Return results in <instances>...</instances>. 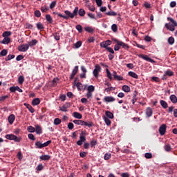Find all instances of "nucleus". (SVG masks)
I'll list each match as a JSON object with an SVG mask.
<instances>
[{"label": "nucleus", "mask_w": 177, "mask_h": 177, "mask_svg": "<svg viewBox=\"0 0 177 177\" xmlns=\"http://www.w3.org/2000/svg\"><path fill=\"white\" fill-rule=\"evenodd\" d=\"M55 15H57L59 17H62L65 20H68L69 19H74L75 16H78V7H75L73 12H71L69 10H65L64 13L66 15H63L59 12H54Z\"/></svg>", "instance_id": "f257e3e1"}, {"label": "nucleus", "mask_w": 177, "mask_h": 177, "mask_svg": "<svg viewBox=\"0 0 177 177\" xmlns=\"http://www.w3.org/2000/svg\"><path fill=\"white\" fill-rule=\"evenodd\" d=\"M50 143H52V140H48L43 144L40 141H37L35 142V146L37 149H42L44 147H46L49 146L50 145Z\"/></svg>", "instance_id": "f03ea898"}, {"label": "nucleus", "mask_w": 177, "mask_h": 177, "mask_svg": "<svg viewBox=\"0 0 177 177\" xmlns=\"http://www.w3.org/2000/svg\"><path fill=\"white\" fill-rule=\"evenodd\" d=\"M6 139H8V140H15V142H17L18 143L21 140V138H17V136L13 134L6 135Z\"/></svg>", "instance_id": "7ed1b4c3"}, {"label": "nucleus", "mask_w": 177, "mask_h": 177, "mask_svg": "<svg viewBox=\"0 0 177 177\" xmlns=\"http://www.w3.org/2000/svg\"><path fill=\"white\" fill-rule=\"evenodd\" d=\"M100 71H102V67L100 65L96 64L93 72V74L95 78H99V73H100Z\"/></svg>", "instance_id": "20e7f679"}, {"label": "nucleus", "mask_w": 177, "mask_h": 177, "mask_svg": "<svg viewBox=\"0 0 177 177\" xmlns=\"http://www.w3.org/2000/svg\"><path fill=\"white\" fill-rule=\"evenodd\" d=\"M70 107H71V104L70 102H66L62 106H59V110L67 113L68 111L67 109H70Z\"/></svg>", "instance_id": "39448f33"}, {"label": "nucleus", "mask_w": 177, "mask_h": 177, "mask_svg": "<svg viewBox=\"0 0 177 177\" xmlns=\"http://www.w3.org/2000/svg\"><path fill=\"white\" fill-rule=\"evenodd\" d=\"M30 48V46L27 44H24L18 47L19 52H27Z\"/></svg>", "instance_id": "423d86ee"}, {"label": "nucleus", "mask_w": 177, "mask_h": 177, "mask_svg": "<svg viewBox=\"0 0 177 177\" xmlns=\"http://www.w3.org/2000/svg\"><path fill=\"white\" fill-rule=\"evenodd\" d=\"M165 132H167V124H163L159 127V133L161 136H164Z\"/></svg>", "instance_id": "0eeeda50"}, {"label": "nucleus", "mask_w": 177, "mask_h": 177, "mask_svg": "<svg viewBox=\"0 0 177 177\" xmlns=\"http://www.w3.org/2000/svg\"><path fill=\"white\" fill-rule=\"evenodd\" d=\"M111 44V40H106L105 41L101 42L100 46H101V48H104L105 49H106V48H109V46H110Z\"/></svg>", "instance_id": "6e6552de"}, {"label": "nucleus", "mask_w": 177, "mask_h": 177, "mask_svg": "<svg viewBox=\"0 0 177 177\" xmlns=\"http://www.w3.org/2000/svg\"><path fill=\"white\" fill-rule=\"evenodd\" d=\"M82 127H88V128H92V127H95V124L91 121L85 122L83 120Z\"/></svg>", "instance_id": "1a4fd4ad"}, {"label": "nucleus", "mask_w": 177, "mask_h": 177, "mask_svg": "<svg viewBox=\"0 0 177 177\" xmlns=\"http://www.w3.org/2000/svg\"><path fill=\"white\" fill-rule=\"evenodd\" d=\"M141 59H143L144 60H146L147 62H149L150 63H154V61L153 59L149 57L147 55H145L143 54H141L138 55Z\"/></svg>", "instance_id": "9d476101"}, {"label": "nucleus", "mask_w": 177, "mask_h": 177, "mask_svg": "<svg viewBox=\"0 0 177 177\" xmlns=\"http://www.w3.org/2000/svg\"><path fill=\"white\" fill-rule=\"evenodd\" d=\"M10 92H12L13 93L15 92H16V91H17L20 93H21L23 92V90L21 88H20V87H19V86L10 87Z\"/></svg>", "instance_id": "9b49d317"}, {"label": "nucleus", "mask_w": 177, "mask_h": 177, "mask_svg": "<svg viewBox=\"0 0 177 177\" xmlns=\"http://www.w3.org/2000/svg\"><path fill=\"white\" fill-rule=\"evenodd\" d=\"M8 120L10 125H12L15 122V120H16V116L14 114H11L8 116Z\"/></svg>", "instance_id": "f8f14e48"}, {"label": "nucleus", "mask_w": 177, "mask_h": 177, "mask_svg": "<svg viewBox=\"0 0 177 177\" xmlns=\"http://www.w3.org/2000/svg\"><path fill=\"white\" fill-rule=\"evenodd\" d=\"M113 78H115V80H116V81H123L124 80V77L122 76L118 75L117 72H115V71H113Z\"/></svg>", "instance_id": "ddd939ff"}, {"label": "nucleus", "mask_w": 177, "mask_h": 177, "mask_svg": "<svg viewBox=\"0 0 177 177\" xmlns=\"http://www.w3.org/2000/svg\"><path fill=\"white\" fill-rule=\"evenodd\" d=\"M35 131L37 135H41L42 133V127L39 126V124H35Z\"/></svg>", "instance_id": "4468645a"}, {"label": "nucleus", "mask_w": 177, "mask_h": 177, "mask_svg": "<svg viewBox=\"0 0 177 177\" xmlns=\"http://www.w3.org/2000/svg\"><path fill=\"white\" fill-rule=\"evenodd\" d=\"M24 106H25L26 109H28L30 113H35V109H34V108H32V106L30 105V104L24 103Z\"/></svg>", "instance_id": "2eb2a0df"}, {"label": "nucleus", "mask_w": 177, "mask_h": 177, "mask_svg": "<svg viewBox=\"0 0 177 177\" xmlns=\"http://www.w3.org/2000/svg\"><path fill=\"white\" fill-rule=\"evenodd\" d=\"M115 98L111 96H106L104 99V102H106L107 103H110L111 102H115Z\"/></svg>", "instance_id": "dca6fc26"}, {"label": "nucleus", "mask_w": 177, "mask_h": 177, "mask_svg": "<svg viewBox=\"0 0 177 177\" xmlns=\"http://www.w3.org/2000/svg\"><path fill=\"white\" fill-rule=\"evenodd\" d=\"M39 159L42 161H49L50 160V156L49 155H43L39 157Z\"/></svg>", "instance_id": "f3484780"}, {"label": "nucleus", "mask_w": 177, "mask_h": 177, "mask_svg": "<svg viewBox=\"0 0 177 177\" xmlns=\"http://www.w3.org/2000/svg\"><path fill=\"white\" fill-rule=\"evenodd\" d=\"M114 41H115V42L117 43V44H115L114 46V50H115V51L120 50V48L121 47V46L119 44L120 41H118V39H115Z\"/></svg>", "instance_id": "a211bd4d"}, {"label": "nucleus", "mask_w": 177, "mask_h": 177, "mask_svg": "<svg viewBox=\"0 0 177 177\" xmlns=\"http://www.w3.org/2000/svg\"><path fill=\"white\" fill-rule=\"evenodd\" d=\"M146 115L147 117H151V115H153V109H151L150 107H148L146 110Z\"/></svg>", "instance_id": "6ab92c4d"}, {"label": "nucleus", "mask_w": 177, "mask_h": 177, "mask_svg": "<svg viewBox=\"0 0 177 177\" xmlns=\"http://www.w3.org/2000/svg\"><path fill=\"white\" fill-rule=\"evenodd\" d=\"M165 28H167V30H169V31H175V26L174 25L166 24Z\"/></svg>", "instance_id": "aec40b11"}, {"label": "nucleus", "mask_w": 177, "mask_h": 177, "mask_svg": "<svg viewBox=\"0 0 177 177\" xmlns=\"http://www.w3.org/2000/svg\"><path fill=\"white\" fill-rule=\"evenodd\" d=\"M169 99L171 102V103H174V104H176V103H177V97L175 95H171L169 97Z\"/></svg>", "instance_id": "412c9836"}, {"label": "nucleus", "mask_w": 177, "mask_h": 177, "mask_svg": "<svg viewBox=\"0 0 177 177\" xmlns=\"http://www.w3.org/2000/svg\"><path fill=\"white\" fill-rule=\"evenodd\" d=\"M39 103H41V100H39V98H35L32 101V106H38V104H39Z\"/></svg>", "instance_id": "4be33fe9"}, {"label": "nucleus", "mask_w": 177, "mask_h": 177, "mask_svg": "<svg viewBox=\"0 0 177 177\" xmlns=\"http://www.w3.org/2000/svg\"><path fill=\"white\" fill-rule=\"evenodd\" d=\"M10 42V38L9 37H4L3 39L1 41V44L3 45H8Z\"/></svg>", "instance_id": "5701e85b"}, {"label": "nucleus", "mask_w": 177, "mask_h": 177, "mask_svg": "<svg viewBox=\"0 0 177 177\" xmlns=\"http://www.w3.org/2000/svg\"><path fill=\"white\" fill-rule=\"evenodd\" d=\"M128 74L129 77H132V78H135L136 80H138V78H139V76L135 72L129 71Z\"/></svg>", "instance_id": "b1692460"}, {"label": "nucleus", "mask_w": 177, "mask_h": 177, "mask_svg": "<svg viewBox=\"0 0 177 177\" xmlns=\"http://www.w3.org/2000/svg\"><path fill=\"white\" fill-rule=\"evenodd\" d=\"M105 114L107 118H110L111 120H113V118H114V114H113V113H111V111H106L105 112Z\"/></svg>", "instance_id": "393cba45"}, {"label": "nucleus", "mask_w": 177, "mask_h": 177, "mask_svg": "<svg viewBox=\"0 0 177 177\" xmlns=\"http://www.w3.org/2000/svg\"><path fill=\"white\" fill-rule=\"evenodd\" d=\"M160 106H162L163 109H168V103H167L165 100H160Z\"/></svg>", "instance_id": "a878e982"}, {"label": "nucleus", "mask_w": 177, "mask_h": 177, "mask_svg": "<svg viewBox=\"0 0 177 177\" xmlns=\"http://www.w3.org/2000/svg\"><path fill=\"white\" fill-rule=\"evenodd\" d=\"M119 45H120V46H122V48H123V49H129V46L122 41H120Z\"/></svg>", "instance_id": "bb28decb"}, {"label": "nucleus", "mask_w": 177, "mask_h": 177, "mask_svg": "<svg viewBox=\"0 0 177 177\" xmlns=\"http://www.w3.org/2000/svg\"><path fill=\"white\" fill-rule=\"evenodd\" d=\"M122 91H124V92L128 93V92H131V87H129V86H127V85H124L122 87Z\"/></svg>", "instance_id": "cd10ccee"}, {"label": "nucleus", "mask_w": 177, "mask_h": 177, "mask_svg": "<svg viewBox=\"0 0 177 177\" xmlns=\"http://www.w3.org/2000/svg\"><path fill=\"white\" fill-rule=\"evenodd\" d=\"M46 19L50 24H52V23H53V19H52L50 15H46Z\"/></svg>", "instance_id": "c85d7f7f"}, {"label": "nucleus", "mask_w": 177, "mask_h": 177, "mask_svg": "<svg viewBox=\"0 0 177 177\" xmlns=\"http://www.w3.org/2000/svg\"><path fill=\"white\" fill-rule=\"evenodd\" d=\"M167 20L169 21H170L171 23H172V24H171L172 26H174V27H177V22L174 19H172L171 17H167Z\"/></svg>", "instance_id": "c756f323"}, {"label": "nucleus", "mask_w": 177, "mask_h": 177, "mask_svg": "<svg viewBox=\"0 0 177 177\" xmlns=\"http://www.w3.org/2000/svg\"><path fill=\"white\" fill-rule=\"evenodd\" d=\"M73 117H75V118H77L78 120H81V118H82V115L78 112H74Z\"/></svg>", "instance_id": "7c9ffc66"}, {"label": "nucleus", "mask_w": 177, "mask_h": 177, "mask_svg": "<svg viewBox=\"0 0 177 177\" xmlns=\"http://www.w3.org/2000/svg\"><path fill=\"white\" fill-rule=\"evenodd\" d=\"M79 13V15L81 16L82 17H84V16H85V10H84L83 8H80V10H78V12L77 15Z\"/></svg>", "instance_id": "2f4dec72"}, {"label": "nucleus", "mask_w": 177, "mask_h": 177, "mask_svg": "<svg viewBox=\"0 0 177 177\" xmlns=\"http://www.w3.org/2000/svg\"><path fill=\"white\" fill-rule=\"evenodd\" d=\"M41 10L43 13H46L49 10V7L48 6H41Z\"/></svg>", "instance_id": "473e14b6"}, {"label": "nucleus", "mask_w": 177, "mask_h": 177, "mask_svg": "<svg viewBox=\"0 0 177 177\" xmlns=\"http://www.w3.org/2000/svg\"><path fill=\"white\" fill-rule=\"evenodd\" d=\"M12 35V32L10 31H6L2 34V37L8 38V37H10Z\"/></svg>", "instance_id": "72a5a7b5"}, {"label": "nucleus", "mask_w": 177, "mask_h": 177, "mask_svg": "<svg viewBox=\"0 0 177 177\" xmlns=\"http://www.w3.org/2000/svg\"><path fill=\"white\" fill-rule=\"evenodd\" d=\"M164 149H165V151H168V152H169L172 150V147H171V145H169V144L165 145L164 147Z\"/></svg>", "instance_id": "f704fd0d"}, {"label": "nucleus", "mask_w": 177, "mask_h": 177, "mask_svg": "<svg viewBox=\"0 0 177 177\" xmlns=\"http://www.w3.org/2000/svg\"><path fill=\"white\" fill-rule=\"evenodd\" d=\"M85 31H86L87 32H95V29H93V28L91 27V26H87L84 28Z\"/></svg>", "instance_id": "c9c22d12"}, {"label": "nucleus", "mask_w": 177, "mask_h": 177, "mask_svg": "<svg viewBox=\"0 0 177 177\" xmlns=\"http://www.w3.org/2000/svg\"><path fill=\"white\" fill-rule=\"evenodd\" d=\"M111 30L113 32H117V31H118V26H117V24H113L111 26Z\"/></svg>", "instance_id": "e433bc0d"}, {"label": "nucleus", "mask_w": 177, "mask_h": 177, "mask_svg": "<svg viewBox=\"0 0 177 177\" xmlns=\"http://www.w3.org/2000/svg\"><path fill=\"white\" fill-rule=\"evenodd\" d=\"M168 44L169 45H174V44H175V39L173 37H169Z\"/></svg>", "instance_id": "4c0bfd02"}, {"label": "nucleus", "mask_w": 177, "mask_h": 177, "mask_svg": "<svg viewBox=\"0 0 177 177\" xmlns=\"http://www.w3.org/2000/svg\"><path fill=\"white\" fill-rule=\"evenodd\" d=\"M27 131H28V132L32 133L35 132V129L32 126H29V127H28Z\"/></svg>", "instance_id": "58836bf2"}, {"label": "nucleus", "mask_w": 177, "mask_h": 177, "mask_svg": "<svg viewBox=\"0 0 177 177\" xmlns=\"http://www.w3.org/2000/svg\"><path fill=\"white\" fill-rule=\"evenodd\" d=\"M106 75L108 78L111 81V80H113V76L111 75V73L110 72L109 68H106Z\"/></svg>", "instance_id": "ea45409f"}, {"label": "nucleus", "mask_w": 177, "mask_h": 177, "mask_svg": "<svg viewBox=\"0 0 177 177\" xmlns=\"http://www.w3.org/2000/svg\"><path fill=\"white\" fill-rule=\"evenodd\" d=\"M12 59H15V55H9L6 58V62H9V60H12Z\"/></svg>", "instance_id": "a19ab883"}, {"label": "nucleus", "mask_w": 177, "mask_h": 177, "mask_svg": "<svg viewBox=\"0 0 177 177\" xmlns=\"http://www.w3.org/2000/svg\"><path fill=\"white\" fill-rule=\"evenodd\" d=\"M36 44H38V41L37 39H32L29 42V46H35Z\"/></svg>", "instance_id": "79ce46f5"}, {"label": "nucleus", "mask_w": 177, "mask_h": 177, "mask_svg": "<svg viewBox=\"0 0 177 177\" xmlns=\"http://www.w3.org/2000/svg\"><path fill=\"white\" fill-rule=\"evenodd\" d=\"M165 75H167L168 77H172L174 75V73L171 71H166L165 72Z\"/></svg>", "instance_id": "37998d69"}, {"label": "nucleus", "mask_w": 177, "mask_h": 177, "mask_svg": "<svg viewBox=\"0 0 177 177\" xmlns=\"http://www.w3.org/2000/svg\"><path fill=\"white\" fill-rule=\"evenodd\" d=\"M104 122L106 124V125H111V120H110V119H109V118L107 117H104Z\"/></svg>", "instance_id": "c03bdc74"}, {"label": "nucleus", "mask_w": 177, "mask_h": 177, "mask_svg": "<svg viewBox=\"0 0 177 177\" xmlns=\"http://www.w3.org/2000/svg\"><path fill=\"white\" fill-rule=\"evenodd\" d=\"M75 46L76 49H78V48H81L82 46V41H78L75 43Z\"/></svg>", "instance_id": "a18cd8bd"}, {"label": "nucleus", "mask_w": 177, "mask_h": 177, "mask_svg": "<svg viewBox=\"0 0 177 177\" xmlns=\"http://www.w3.org/2000/svg\"><path fill=\"white\" fill-rule=\"evenodd\" d=\"M53 37L56 41H59L60 40V35L58 32H55L53 34Z\"/></svg>", "instance_id": "49530a36"}, {"label": "nucleus", "mask_w": 177, "mask_h": 177, "mask_svg": "<svg viewBox=\"0 0 177 177\" xmlns=\"http://www.w3.org/2000/svg\"><path fill=\"white\" fill-rule=\"evenodd\" d=\"M106 15H107V16H117V12L114 11H110V12H106Z\"/></svg>", "instance_id": "de8ad7c7"}, {"label": "nucleus", "mask_w": 177, "mask_h": 177, "mask_svg": "<svg viewBox=\"0 0 177 177\" xmlns=\"http://www.w3.org/2000/svg\"><path fill=\"white\" fill-rule=\"evenodd\" d=\"M37 28L38 30H44V25L41 22L37 24Z\"/></svg>", "instance_id": "09e8293b"}, {"label": "nucleus", "mask_w": 177, "mask_h": 177, "mask_svg": "<svg viewBox=\"0 0 177 177\" xmlns=\"http://www.w3.org/2000/svg\"><path fill=\"white\" fill-rule=\"evenodd\" d=\"M76 86H77L78 91H82V88H84V86H82V84L81 82H77L76 84Z\"/></svg>", "instance_id": "8fccbe9b"}, {"label": "nucleus", "mask_w": 177, "mask_h": 177, "mask_svg": "<svg viewBox=\"0 0 177 177\" xmlns=\"http://www.w3.org/2000/svg\"><path fill=\"white\" fill-rule=\"evenodd\" d=\"M62 123V120L59 119V118H55L54 120V124L55 125H60V124Z\"/></svg>", "instance_id": "3c124183"}, {"label": "nucleus", "mask_w": 177, "mask_h": 177, "mask_svg": "<svg viewBox=\"0 0 177 177\" xmlns=\"http://www.w3.org/2000/svg\"><path fill=\"white\" fill-rule=\"evenodd\" d=\"M136 93H138V92H136V91H135V93L133 94V99H132L133 104H135V103H136V100H138V99H136Z\"/></svg>", "instance_id": "603ef678"}, {"label": "nucleus", "mask_w": 177, "mask_h": 177, "mask_svg": "<svg viewBox=\"0 0 177 177\" xmlns=\"http://www.w3.org/2000/svg\"><path fill=\"white\" fill-rule=\"evenodd\" d=\"M8 55V50L3 49L0 52V56H6Z\"/></svg>", "instance_id": "864d4df0"}, {"label": "nucleus", "mask_w": 177, "mask_h": 177, "mask_svg": "<svg viewBox=\"0 0 177 177\" xmlns=\"http://www.w3.org/2000/svg\"><path fill=\"white\" fill-rule=\"evenodd\" d=\"M74 124H76V125H82L83 120H73Z\"/></svg>", "instance_id": "5fc2aeb1"}, {"label": "nucleus", "mask_w": 177, "mask_h": 177, "mask_svg": "<svg viewBox=\"0 0 177 177\" xmlns=\"http://www.w3.org/2000/svg\"><path fill=\"white\" fill-rule=\"evenodd\" d=\"M87 90H88V92H90V93L95 92V86L92 85L88 86Z\"/></svg>", "instance_id": "6e6d98bb"}, {"label": "nucleus", "mask_w": 177, "mask_h": 177, "mask_svg": "<svg viewBox=\"0 0 177 177\" xmlns=\"http://www.w3.org/2000/svg\"><path fill=\"white\" fill-rule=\"evenodd\" d=\"M18 82H19V84H20L21 85L23 84V82H24V77L19 76L18 78Z\"/></svg>", "instance_id": "4d7b16f0"}, {"label": "nucleus", "mask_w": 177, "mask_h": 177, "mask_svg": "<svg viewBox=\"0 0 177 177\" xmlns=\"http://www.w3.org/2000/svg\"><path fill=\"white\" fill-rule=\"evenodd\" d=\"M111 158V153H106L104 156V160H110Z\"/></svg>", "instance_id": "13d9d810"}, {"label": "nucleus", "mask_w": 177, "mask_h": 177, "mask_svg": "<svg viewBox=\"0 0 177 177\" xmlns=\"http://www.w3.org/2000/svg\"><path fill=\"white\" fill-rule=\"evenodd\" d=\"M145 158H147V159L153 158V154H151V153H146L145 154Z\"/></svg>", "instance_id": "bf43d9fd"}, {"label": "nucleus", "mask_w": 177, "mask_h": 177, "mask_svg": "<svg viewBox=\"0 0 177 177\" xmlns=\"http://www.w3.org/2000/svg\"><path fill=\"white\" fill-rule=\"evenodd\" d=\"M75 28H76V30H77V31H78L79 32H82V31H83V30H82V26H81V25H77V26H75Z\"/></svg>", "instance_id": "052dcab7"}, {"label": "nucleus", "mask_w": 177, "mask_h": 177, "mask_svg": "<svg viewBox=\"0 0 177 177\" xmlns=\"http://www.w3.org/2000/svg\"><path fill=\"white\" fill-rule=\"evenodd\" d=\"M28 139H30V140H35V136H34V134L32 133H29L28 135Z\"/></svg>", "instance_id": "680f3d73"}, {"label": "nucleus", "mask_w": 177, "mask_h": 177, "mask_svg": "<svg viewBox=\"0 0 177 177\" xmlns=\"http://www.w3.org/2000/svg\"><path fill=\"white\" fill-rule=\"evenodd\" d=\"M6 99H9V95H4L0 97V102H5Z\"/></svg>", "instance_id": "e2e57ef3"}, {"label": "nucleus", "mask_w": 177, "mask_h": 177, "mask_svg": "<svg viewBox=\"0 0 177 177\" xmlns=\"http://www.w3.org/2000/svg\"><path fill=\"white\" fill-rule=\"evenodd\" d=\"M35 16L36 17H41V11L37 10L35 11Z\"/></svg>", "instance_id": "0e129e2a"}, {"label": "nucleus", "mask_w": 177, "mask_h": 177, "mask_svg": "<svg viewBox=\"0 0 177 177\" xmlns=\"http://www.w3.org/2000/svg\"><path fill=\"white\" fill-rule=\"evenodd\" d=\"M23 59H24V56L22 55H19L16 57L17 62H20V60H23Z\"/></svg>", "instance_id": "69168bd1"}, {"label": "nucleus", "mask_w": 177, "mask_h": 177, "mask_svg": "<svg viewBox=\"0 0 177 177\" xmlns=\"http://www.w3.org/2000/svg\"><path fill=\"white\" fill-rule=\"evenodd\" d=\"M68 129L71 130V129H74V124H73V122H69L68 124Z\"/></svg>", "instance_id": "338daca9"}, {"label": "nucleus", "mask_w": 177, "mask_h": 177, "mask_svg": "<svg viewBox=\"0 0 177 177\" xmlns=\"http://www.w3.org/2000/svg\"><path fill=\"white\" fill-rule=\"evenodd\" d=\"M73 74H76L78 73V66H75L72 71Z\"/></svg>", "instance_id": "774afa93"}]
</instances>
